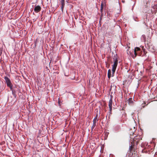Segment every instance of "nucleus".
I'll return each mask as SVG.
<instances>
[{"label": "nucleus", "mask_w": 157, "mask_h": 157, "mask_svg": "<svg viewBox=\"0 0 157 157\" xmlns=\"http://www.w3.org/2000/svg\"><path fill=\"white\" fill-rule=\"evenodd\" d=\"M141 139H142V137L141 136H135L133 139V141H132L131 145L129 146V149L130 151L131 150L133 146L135 144H137L138 141Z\"/></svg>", "instance_id": "nucleus-1"}, {"label": "nucleus", "mask_w": 157, "mask_h": 157, "mask_svg": "<svg viewBox=\"0 0 157 157\" xmlns=\"http://www.w3.org/2000/svg\"><path fill=\"white\" fill-rule=\"evenodd\" d=\"M114 61V63L112 65V71L113 74H114L115 72L116 67L118 64V60L117 57H115L113 59Z\"/></svg>", "instance_id": "nucleus-2"}, {"label": "nucleus", "mask_w": 157, "mask_h": 157, "mask_svg": "<svg viewBox=\"0 0 157 157\" xmlns=\"http://www.w3.org/2000/svg\"><path fill=\"white\" fill-rule=\"evenodd\" d=\"M112 102L113 101L112 98H111L109 102V113H110V114L111 113V112L112 110Z\"/></svg>", "instance_id": "nucleus-3"}, {"label": "nucleus", "mask_w": 157, "mask_h": 157, "mask_svg": "<svg viewBox=\"0 0 157 157\" xmlns=\"http://www.w3.org/2000/svg\"><path fill=\"white\" fill-rule=\"evenodd\" d=\"M4 79L6 83L7 86H8L12 84L10 80L8 77L5 76L4 77Z\"/></svg>", "instance_id": "nucleus-4"}, {"label": "nucleus", "mask_w": 157, "mask_h": 157, "mask_svg": "<svg viewBox=\"0 0 157 157\" xmlns=\"http://www.w3.org/2000/svg\"><path fill=\"white\" fill-rule=\"evenodd\" d=\"M41 8L40 6L38 5L35 6L34 8V11L36 13H38L41 10Z\"/></svg>", "instance_id": "nucleus-5"}, {"label": "nucleus", "mask_w": 157, "mask_h": 157, "mask_svg": "<svg viewBox=\"0 0 157 157\" xmlns=\"http://www.w3.org/2000/svg\"><path fill=\"white\" fill-rule=\"evenodd\" d=\"M134 100V99L132 98H130L128 99V103L129 105H131L133 103V101Z\"/></svg>", "instance_id": "nucleus-6"}, {"label": "nucleus", "mask_w": 157, "mask_h": 157, "mask_svg": "<svg viewBox=\"0 0 157 157\" xmlns=\"http://www.w3.org/2000/svg\"><path fill=\"white\" fill-rule=\"evenodd\" d=\"M7 86L10 88L11 90L12 91V94H13L14 93V91L13 90V88H12L13 85H12V84H11L10 85H9Z\"/></svg>", "instance_id": "nucleus-7"}, {"label": "nucleus", "mask_w": 157, "mask_h": 157, "mask_svg": "<svg viewBox=\"0 0 157 157\" xmlns=\"http://www.w3.org/2000/svg\"><path fill=\"white\" fill-rule=\"evenodd\" d=\"M140 50V48L138 47H136L135 48L134 51V54H135V56H136L137 53L136 52V51H139Z\"/></svg>", "instance_id": "nucleus-8"}, {"label": "nucleus", "mask_w": 157, "mask_h": 157, "mask_svg": "<svg viewBox=\"0 0 157 157\" xmlns=\"http://www.w3.org/2000/svg\"><path fill=\"white\" fill-rule=\"evenodd\" d=\"M61 3L62 5L61 7L62 8L65 5L64 0H61Z\"/></svg>", "instance_id": "nucleus-9"}, {"label": "nucleus", "mask_w": 157, "mask_h": 157, "mask_svg": "<svg viewBox=\"0 0 157 157\" xmlns=\"http://www.w3.org/2000/svg\"><path fill=\"white\" fill-rule=\"evenodd\" d=\"M111 71L110 70H109L108 72V76L109 78L111 77Z\"/></svg>", "instance_id": "nucleus-10"}, {"label": "nucleus", "mask_w": 157, "mask_h": 157, "mask_svg": "<svg viewBox=\"0 0 157 157\" xmlns=\"http://www.w3.org/2000/svg\"><path fill=\"white\" fill-rule=\"evenodd\" d=\"M97 115L96 117L94 118L93 120V122L94 123H96V121H97Z\"/></svg>", "instance_id": "nucleus-11"}, {"label": "nucleus", "mask_w": 157, "mask_h": 157, "mask_svg": "<svg viewBox=\"0 0 157 157\" xmlns=\"http://www.w3.org/2000/svg\"><path fill=\"white\" fill-rule=\"evenodd\" d=\"M141 39L144 40H145V35H142L141 36Z\"/></svg>", "instance_id": "nucleus-12"}, {"label": "nucleus", "mask_w": 157, "mask_h": 157, "mask_svg": "<svg viewBox=\"0 0 157 157\" xmlns=\"http://www.w3.org/2000/svg\"><path fill=\"white\" fill-rule=\"evenodd\" d=\"M96 125V123H94L93 124V126L92 127V128H91V129H93L94 128V127H95Z\"/></svg>", "instance_id": "nucleus-13"}, {"label": "nucleus", "mask_w": 157, "mask_h": 157, "mask_svg": "<svg viewBox=\"0 0 157 157\" xmlns=\"http://www.w3.org/2000/svg\"><path fill=\"white\" fill-rule=\"evenodd\" d=\"M122 2H123V3H124V1H122Z\"/></svg>", "instance_id": "nucleus-14"}, {"label": "nucleus", "mask_w": 157, "mask_h": 157, "mask_svg": "<svg viewBox=\"0 0 157 157\" xmlns=\"http://www.w3.org/2000/svg\"><path fill=\"white\" fill-rule=\"evenodd\" d=\"M102 9V6H101V10Z\"/></svg>", "instance_id": "nucleus-15"}]
</instances>
